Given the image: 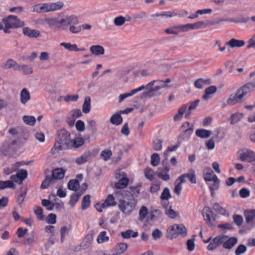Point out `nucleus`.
<instances>
[{
	"mask_svg": "<svg viewBox=\"0 0 255 255\" xmlns=\"http://www.w3.org/2000/svg\"><path fill=\"white\" fill-rule=\"evenodd\" d=\"M115 178L118 182L115 183V186L117 189H124L126 188L129 182L127 174L121 170L117 171Z\"/></svg>",
	"mask_w": 255,
	"mask_h": 255,
	"instance_id": "0eeeda50",
	"label": "nucleus"
},
{
	"mask_svg": "<svg viewBox=\"0 0 255 255\" xmlns=\"http://www.w3.org/2000/svg\"><path fill=\"white\" fill-rule=\"evenodd\" d=\"M136 205L135 200L132 195L125 197L119 201L118 205L119 209L123 213L129 215L134 210Z\"/></svg>",
	"mask_w": 255,
	"mask_h": 255,
	"instance_id": "7ed1b4c3",
	"label": "nucleus"
},
{
	"mask_svg": "<svg viewBox=\"0 0 255 255\" xmlns=\"http://www.w3.org/2000/svg\"><path fill=\"white\" fill-rule=\"evenodd\" d=\"M65 171L62 168H56L53 170L51 176L46 177L43 181L41 188H47L50 184L55 183V180L62 179L64 176Z\"/></svg>",
	"mask_w": 255,
	"mask_h": 255,
	"instance_id": "39448f33",
	"label": "nucleus"
},
{
	"mask_svg": "<svg viewBox=\"0 0 255 255\" xmlns=\"http://www.w3.org/2000/svg\"><path fill=\"white\" fill-rule=\"evenodd\" d=\"M170 198L171 195L169 189L167 187L164 188L160 196L161 199L168 200Z\"/></svg>",
	"mask_w": 255,
	"mask_h": 255,
	"instance_id": "8fccbe9b",
	"label": "nucleus"
},
{
	"mask_svg": "<svg viewBox=\"0 0 255 255\" xmlns=\"http://www.w3.org/2000/svg\"><path fill=\"white\" fill-rule=\"evenodd\" d=\"M23 34L29 38H37L40 35V32L38 30L31 29L26 27L22 29Z\"/></svg>",
	"mask_w": 255,
	"mask_h": 255,
	"instance_id": "6ab92c4d",
	"label": "nucleus"
},
{
	"mask_svg": "<svg viewBox=\"0 0 255 255\" xmlns=\"http://www.w3.org/2000/svg\"><path fill=\"white\" fill-rule=\"evenodd\" d=\"M14 187L13 181L7 180L0 181V189H4L6 188H12Z\"/></svg>",
	"mask_w": 255,
	"mask_h": 255,
	"instance_id": "37998d69",
	"label": "nucleus"
},
{
	"mask_svg": "<svg viewBox=\"0 0 255 255\" xmlns=\"http://www.w3.org/2000/svg\"><path fill=\"white\" fill-rule=\"evenodd\" d=\"M239 159L242 161L252 162L255 161V153L248 148L240 150L238 152Z\"/></svg>",
	"mask_w": 255,
	"mask_h": 255,
	"instance_id": "6e6552de",
	"label": "nucleus"
},
{
	"mask_svg": "<svg viewBox=\"0 0 255 255\" xmlns=\"http://www.w3.org/2000/svg\"><path fill=\"white\" fill-rule=\"evenodd\" d=\"M71 145L75 148H77L84 143V140L82 137H76L71 141Z\"/></svg>",
	"mask_w": 255,
	"mask_h": 255,
	"instance_id": "4c0bfd02",
	"label": "nucleus"
},
{
	"mask_svg": "<svg viewBox=\"0 0 255 255\" xmlns=\"http://www.w3.org/2000/svg\"><path fill=\"white\" fill-rule=\"evenodd\" d=\"M244 116L243 113H236L232 114L231 116V124L234 125L239 122Z\"/></svg>",
	"mask_w": 255,
	"mask_h": 255,
	"instance_id": "58836bf2",
	"label": "nucleus"
},
{
	"mask_svg": "<svg viewBox=\"0 0 255 255\" xmlns=\"http://www.w3.org/2000/svg\"><path fill=\"white\" fill-rule=\"evenodd\" d=\"M225 240L223 243L224 248L227 249H231L237 243L238 240L235 237L228 238V236H225Z\"/></svg>",
	"mask_w": 255,
	"mask_h": 255,
	"instance_id": "a211bd4d",
	"label": "nucleus"
},
{
	"mask_svg": "<svg viewBox=\"0 0 255 255\" xmlns=\"http://www.w3.org/2000/svg\"><path fill=\"white\" fill-rule=\"evenodd\" d=\"M205 27H206V21H199L194 23H190L191 29H198Z\"/></svg>",
	"mask_w": 255,
	"mask_h": 255,
	"instance_id": "c03bdc74",
	"label": "nucleus"
},
{
	"mask_svg": "<svg viewBox=\"0 0 255 255\" xmlns=\"http://www.w3.org/2000/svg\"><path fill=\"white\" fill-rule=\"evenodd\" d=\"M64 6L63 2H47L38 3L32 6V11L37 13H48L61 9Z\"/></svg>",
	"mask_w": 255,
	"mask_h": 255,
	"instance_id": "f03ea898",
	"label": "nucleus"
},
{
	"mask_svg": "<svg viewBox=\"0 0 255 255\" xmlns=\"http://www.w3.org/2000/svg\"><path fill=\"white\" fill-rule=\"evenodd\" d=\"M13 68V70L15 71H19L20 69V66L18 65L14 60L9 59L7 60L5 65V69H9Z\"/></svg>",
	"mask_w": 255,
	"mask_h": 255,
	"instance_id": "2f4dec72",
	"label": "nucleus"
},
{
	"mask_svg": "<svg viewBox=\"0 0 255 255\" xmlns=\"http://www.w3.org/2000/svg\"><path fill=\"white\" fill-rule=\"evenodd\" d=\"M92 153L90 151L84 152L81 156L76 158L75 162L78 165H81L87 161L91 157Z\"/></svg>",
	"mask_w": 255,
	"mask_h": 255,
	"instance_id": "bb28decb",
	"label": "nucleus"
},
{
	"mask_svg": "<svg viewBox=\"0 0 255 255\" xmlns=\"http://www.w3.org/2000/svg\"><path fill=\"white\" fill-rule=\"evenodd\" d=\"M162 141L160 139H156L153 141L152 148L156 151H160L162 149Z\"/></svg>",
	"mask_w": 255,
	"mask_h": 255,
	"instance_id": "5fc2aeb1",
	"label": "nucleus"
},
{
	"mask_svg": "<svg viewBox=\"0 0 255 255\" xmlns=\"http://www.w3.org/2000/svg\"><path fill=\"white\" fill-rule=\"evenodd\" d=\"M117 203L115 201V198L113 195H108L107 197L105 202L102 204L104 208L108 207L110 206H114L116 205Z\"/></svg>",
	"mask_w": 255,
	"mask_h": 255,
	"instance_id": "7c9ffc66",
	"label": "nucleus"
},
{
	"mask_svg": "<svg viewBox=\"0 0 255 255\" xmlns=\"http://www.w3.org/2000/svg\"><path fill=\"white\" fill-rule=\"evenodd\" d=\"M211 83L210 79L199 78L194 82V86L198 89H202L204 85H209Z\"/></svg>",
	"mask_w": 255,
	"mask_h": 255,
	"instance_id": "c85d7f7f",
	"label": "nucleus"
},
{
	"mask_svg": "<svg viewBox=\"0 0 255 255\" xmlns=\"http://www.w3.org/2000/svg\"><path fill=\"white\" fill-rule=\"evenodd\" d=\"M90 204V196L88 195L85 196L82 199L81 207L83 210L88 208Z\"/></svg>",
	"mask_w": 255,
	"mask_h": 255,
	"instance_id": "a18cd8bd",
	"label": "nucleus"
},
{
	"mask_svg": "<svg viewBox=\"0 0 255 255\" xmlns=\"http://www.w3.org/2000/svg\"><path fill=\"white\" fill-rule=\"evenodd\" d=\"M217 88L215 86H210L205 90V94L202 96V99L205 101L211 98L210 95L213 94L217 92Z\"/></svg>",
	"mask_w": 255,
	"mask_h": 255,
	"instance_id": "a878e982",
	"label": "nucleus"
},
{
	"mask_svg": "<svg viewBox=\"0 0 255 255\" xmlns=\"http://www.w3.org/2000/svg\"><path fill=\"white\" fill-rule=\"evenodd\" d=\"M93 233H91L87 235L85 237L84 241L80 245V247L82 249H87L91 245L93 240Z\"/></svg>",
	"mask_w": 255,
	"mask_h": 255,
	"instance_id": "5701e85b",
	"label": "nucleus"
},
{
	"mask_svg": "<svg viewBox=\"0 0 255 255\" xmlns=\"http://www.w3.org/2000/svg\"><path fill=\"white\" fill-rule=\"evenodd\" d=\"M23 120L24 123L30 126H33L36 122V120L33 116H24L23 117Z\"/></svg>",
	"mask_w": 255,
	"mask_h": 255,
	"instance_id": "3c124183",
	"label": "nucleus"
},
{
	"mask_svg": "<svg viewBox=\"0 0 255 255\" xmlns=\"http://www.w3.org/2000/svg\"><path fill=\"white\" fill-rule=\"evenodd\" d=\"M16 143L17 142L15 140H13L11 142H4L1 147V152L4 154L6 155L8 152H9L12 150L11 146L16 144Z\"/></svg>",
	"mask_w": 255,
	"mask_h": 255,
	"instance_id": "b1692460",
	"label": "nucleus"
},
{
	"mask_svg": "<svg viewBox=\"0 0 255 255\" xmlns=\"http://www.w3.org/2000/svg\"><path fill=\"white\" fill-rule=\"evenodd\" d=\"M247 250V248L245 245H239L235 251L236 255H241L242 254L244 253Z\"/></svg>",
	"mask_w": 255,
	"mask_h": 255,
	"instance_id": "338daca9",
	"label": "nucleus"
},
{
	"mask_svg": "<svg viewBox=\"0 0 255 255\" xmlns=\"http://www.w3.org/2000/svg\"><path fill=\"white\" fill-rule=\"evenodd\" d=\"M2 22L4 25L3 31L5 33H9V28L20 27L24 25L23 21H21L17 16L12 15L3 18Z\"/></svg>",
	"mask_w": 255,
	"mask_h": 255,
	"instance_id": "20e7f679",
	"label": "nucleus"
},
{
	"mask_svg": "<svg viewBox=\"0 0 255 255\" xmlns=\"http://www.w3.org/2000/svg\"><path fill=\"white\" fill-rule=\"evenodd\" d=\"M27 172L25 169H20L15 175H12L10 177L12 181L17 183L18 184H21L23 181L27 178Z\"/></svg>",
	"mask_w": 255,
	"mask_h": 255,
	"instance_id": "9d476101",
	"label": "nucleus"
},
{
	"mask_svg": "<svg viewBox=\"0 0 255 255\" xmlns=\"http://www.w3.org/2000/svg\"><path fill=\"white\" fill-rule=\"evenodd\" d=\"M20 70L24 75H30L33 72L32 68L29 65H22L20 66Z\"/></svg>",
	"mask_w": 255,
	"mask_h": 255,
	"instance_id": "de8ad7c7",
	"label": "nucleus"
},
{
	"mask_svg": "<svg viewBox=\"0 0 255 255\" xmlns=\"http://www.w3.org/2000/svg\"><path fill=\"white\" fill-rule=\"evenodd\" d=\"M154 81H151L147 84L145 86H141L140 87L132 90L130 93H125L123 94H121L119 96V102H122L124 99L127 98L128 97L131 96L134 94H136L138 92L141 91L145 89H148L149 86H152L154 85Z\"/></svg>",
	"mask_w": 255,
	"mask_h": 255,
	"instance_id": "1a4fd4ad",
	"label": "nucleus"
},
{
	"mask_svg": "<svg viewBox=\"0 0 255 255\" xmlns=\"http://www.w3.org/2000/svg\"><path fill=\"white\" fill-rule=\"evenodd\" d=\"M213 209L216 212H218L221 215H226V210L222 208L218 203H215L213 205Z\"/></svg>",
	"mask_w": 255,
	"mask_h": 255,
	"instance_id": "4d7b16f0",
	"label": "nucleus"
},
{
	"mask_svg": "<svg viewBox=\"0 0 255 255\" xmlns=\"http://www.w3.org/2000/svg\"><path fill=\"white\" fill-rule=\"evenodd\" d=\"M148 213V210L147 207L144 206H142L139 211V221H142L146 217Z\"/></svg>",
	"mask_w": 255,
	"mask_h": 255,
	"instance_id": "a19ab883",
	"label": "nucleus"
},
{
	"mask_svg": "<svg viewBox=\"0 0 255 255\" xmlns=\"http://www.w3.org/2000/svg\"><path fill=\"white\" fill-rule=\"evenodd\" d=\"M211 134V131L205 129H198L196 131V135L202 138H206L209 137Z\"/></svg>",
	"mask_w": 255,
	"mask_h": 255,
	"instance_id": "473e14b6",
	"label": "nucleus"
},
{
	"mask_svg": "<svg viewBox=\"0 0 255 255\" xmlns=\"http://www.w3.org/2000/svg\"><path fill=\"white\" fill-rule=\"evenodd\" d=\"M160 162L159 155L157 153H153L151 156V164L153 166H156Z\"/></svg>",
	"mask_w": 255,
	"mask_h": 255,
	"instance_id": "603ef678",
	"label": "nucleus"
},
{
	"mask_svg": "<svg viewBox=\"0 0 255 255\" xmlns=\"http://www.w3.org/2000/svg\"><path fill=\"white\" fill-rule=\"evenodd\" d=\"M79 186V181L77 180H71L68 182L67 187L68 189L73 191H76Z\"/></svg>",
	"mask_w": 255,
	"mask_h": 255,
	"instance_id": "79ce46f5",
	"label": "nucleus"
},
{
	"mask_svg": "<svg viewBox=\"0 0 255 255\" xmlns=\"http://www.w3.org/2000/svg\"><path fill=\"white\" fill-rule=\"evenodd\" d=\"M234 222L238 226H241L243 222V217L239 215H235L233 216Z\"/></svg>",
	"mask_w": 255,
	"mask_h": 255,
	"instance_id": "e2e57ef3",
	"label": "nucleus"
},
{
	"mask_svg": "<svg viewBox=\"0 0 255 255\" xmlns=\"http://www.w3.org/2000/svg\"><path fill=\"white\" fill-rule=\"evenodd\" d=\"M224 21H233V20H229L227 19H225L223 18H217L214 20H207L206 21V26H212L216 24H218L221 22Z\"/></svg>",
	"mask_w": 255,
	"mask_h": 255,
	"instance_id": "c9c22d12",
	"label": "nucleus"
},
{
	"mask_svg": "<svg viewBox=\"0 0 255 255\" xmlns=\"http://www.w3.org/2000/svg\"><path fill=\"white\" fill-rule=\"evenodd\" d=\"M106 232L105 231L102 232L98 236L97 241L98 243L101 244L109 241V237L106 236Z\"/></svg>",
	"mask_w": 255,
	"mask_h": 255,
	"instance_id": "09e8293b",
	"label": "nucleus"
},
{
	"mask_svg": "<svg viewBox=\"0 0 255 255\" xmlns=\"http://www.w3.org/2000/svg\"><path fill=\"white\" fill-rule=\"evenodd\" d=\"M203 175L204 179L206 181H212L213 180L216 179V177H217L210 167L205 168Z\"/></svg>",
	"mask_w": 255,
	"mask_h": 255,
	"instance_id": "4be33fe9",
	"label": "nucleus"
},
{
	"mask_svg": "<svg viewBox=\"0 0 255 255\" xmlns=\"http://www.w3.org/2000/svg\"><path fill=\"white\" fill-rule=\"evenodd\" d=\"M177 227H178L177 225L175 224L170 227L168 229L167 231V238L170 239H172L178 237Z\"/></svg>",
	"mask_w": 255,
	"mask_h": 255,
	"instance_id": "cd10ccee",
	"label": "nucleus"
},
{
	"mask_svg": "<svg viewBox=\"0 0 255 255\" xmlns=\"http://www.w3.org/2000/svg\"><path fill=\"white\" fill-rule=\"evenodd\" d=\"M255 88V83H252L251 82H249L241 87H240L239 89V93H240L243 97L244 98L248 93L253 91Z\"/></svg>",
	"mask_w": 255,
	"mask_h": 255,
	"instance_id": "2eb2a0df",
	"label": "nucleus"
},
{
	"mask_svg": "<svg viewBox=\"0 0 255 255\" xmlns=\"http://www.w3.org/2000/svg\"><path fill=\"white\" fill-rule=\"evenodd\" d=\"M30 96L29 92L28 90L24 88L20 92V101L21 102L25 104L27 103L28 101L30 100Z\"/></svg>",
	"mask_w": 255,
	"mask_h": 255,
	"instance_id": "72a5a7b5",
	"label": "nucleus"
},
{
	"mask_svg": "<svg viewBox=\"0 0 255 255\" xmlns=\"http://www.w3.org/2000/svg\"><path fill=\"white\" fill-rule=\"evenodd\" d=\"M194 239H189L187 241V250L190 251L192 252L194 250L195 248V244H194Z\"/></svg>",
	"mask_w": 255,
	"mask_h": 255,
	"instance_id": "69168bd1",
	"label": "nucleus"
},
{
	"mask_svg": "<svg viewBox=\"0 0 255 255\" xmlns=\"http://www.w3.org/2000/svg\"><path fill=\"white\" fill-rule=\"evenodd\" d=\"M213 181V184L209 186V188L210 190H217L219 187V184H220V180L218 178V177H216V179H214L212 180Z\"/></svg>",
	"mask_w": 255,
	"mask_h": 255,
	"instance_id": "0e129e2a",
	"label": "nucleus"
},
{
	"mask_svg": "<svg viewBox=\"0 0 255 255\" xmlns=\"http://www.w3.org/2000/svg\"><path fill=\"white\" fill-rule=\"evenodd\" d=\"M110 121L112 124L119 126L123 123V118L119 112H118L111 117Z\"/></svg>",
	"mask_w": 255,
	"mask_h": 255,
	"instance_id": "c756f323",
	"label": "nucleus"
},
{
	"mask_svg": "<svg viewBox=\"0 0 255 255\" xmlns=\"http://www.w3.org/2000/svg\"><path fill=\"white\" fill-rule=\"evenodd\" d=\"M202 214L208 225L210 227H214V226H213L211 219L212 214V211L211 208L209 207H205L203 210Z\"/></svg>",
	"mask_w": 255,
	"mask_h": 255,
	"instance_id": "aec40b11",
	"label": "nucleus"
},
{
	"mask_svg": "<svg viewBox=\"0 0 255 255\" xmlns=\"http://www.w3.org/2000/svg\"><path fill=\"white\" fill-rule=\"evenodd\" d=\"M247 224L254 227L255 225V210H247L244 212Z\"/></svg>",
	"mask_w": 255,
	"mask_h": 255,
	"instance_id": "4468645a",
	"label": "nucleus"
},
{
	"mask_svg": "<svg viewBox=\"0 0 255 255\" xmlns=\"http://www.w3.org/2000/svg\"><path fill=\"white\" fill-rule=\"evenodd\" d=\"M100 155L104 160L107 161L110 159L111 156L112 155V151L110 150L102 151Z\"/></svg>",
	"mask_w": 255,
	"mask_h": 255,
	"instance_id": "680f3d73",
	"label": "nucleus"
},
{
	"mask_svg": "<svg viewBox=\"0 0 255 255\" xmlns=\"http://www.w3.org/2000/svg\"><path fill=\"white\" fill-rule=\"evenodd\" d=\"M91 109V99L89 97H86L82 106V111L84 113L87 114L90 112Z\"/></svg>",
	"mask_w": 255,
	"mask_h": 255,
	"instance_id": "f704fd0d",
	"label": "nucleus"
},
{
	"mask_svg": "<svg viewBox=\"0 0 255 255\" xmlns=\"http://www.w3.org/2000/svg\"><path fill=\"white\" fill-rule=\"evenodd\" d=\"M41 203L48 210H52L54 208V203L48 200L43 199L42 200Z\"/></svg>",
	"mask_w": 255,
	"mask_h": 255,
	"instance_id": "13d9d810",
	"label": "nucleus"
},
{
	"mask_svg": "<svg viewBox=\"0 0 255 255\" xmlns=\"http://www.w3.org/2000/svg\"><path fill=\"white\" fill-rule=\"evenodd\" d=\"M90 50L93 54L96 56L102 55L105 53L104 48L100 45H96L91 46Z\"/></svg>",
	"mask_w": 255,
	"mask_h": 255,
	"instance_id": "393cba45",
	"label": "nucleus"
},
{
	"mask_svg": "<svg viewBox=\"0 0 255 255\" xmlns=\"http://www.w3.org/2000/svg\"><path fill=\"white\" fill-rule=\"evenodd\" d=\"M58 20L60 30L66 29L70 24H78L79 23L78 17L74 15H63Z\"/></svg>",
	"mask_w": 255,
	"mask_h": 255,
	"instance_id": "423d86ee",
	"label": "nucleus"
},
{
	"mask_svg": "<svg viewBox=\"0 0 255 255\" xmlns=\"http://www.w3.org/2000/svg\"><path fill=\"white\" fill-rule=\"evenodd\" d=\"M45 23L48 25L49 28L54 30H59L60 26L59 20L56 18H47L44 19Z\"/></svg>",
	"mask_w": 255,
	"mask_h": 255,
	"instance_id": "dca6fc26",
	"label": "nucleus"
},
{
	"mask_svg": "<svg viewBox=\"0 0 255 255\" xmlns=\"http://www.w3.org/2000/svg\"><path fill=\"white\" fill-rule=\"evenodd\" d=\"M60 46L64 47L66 49L71 51H78L80 49L75 44H72L70 43L62 42L60 43Z\"/></svg>",
	"mask_w": 255,
	"mask_h": 255,
	"instance_id": "e433bc0d",
	"label": "nucleus"
},
{
	"mask_svg": "<svg viewBox=\"0 0 255 255\" xmlns=\"http://www.w3.org/2000/svg\"><path fill=\"white\" fill-rule=\"evenodd\" d=\"M70 140V133L65 129H61L57 132V136L53 147L51 149V153L54 155L59 151L65 149Z\"/></svg>",
	"mask_w": 255,
	"mask_h": 255,
	"instance_id": "f257e3e1",
	"label": "nucleus"
},
{
	"mask_svg": "<svg viewBox=\"0 0 255 255\" xmlns=\"http://www.w3.org/2000/svg\"><path fill=\"white\" fill-rule=\"evenodd\" d=\"M81 194H78L77 193H74L71 196L69 204L72 207L75 206Z\"/></svg>",
	"mask_w": 255,
	"mask_h": 255,
	"instance_id": "6e6d98bb",
	"label": "nucleus"
},
{
	"mask_svg": "<svg viewBox=\"0 0 255 255\" xmlns=\"http://www.w3.org/2000/svg\"><path fill=\"white\" fill-rule=\"evenodd\" d=\"M128 246L126 244L120 243L111 251V254L109 255H120L125 252Z\"/></svg>",
	"mask_w": 255,
	"mask_h": 255,
	"instance_id": "f3484780",
	"label": "nucleus"
},
{
	"mask_svg": "<svg viewBox=\"0 0 255 255\" xmlns=\"http://www.w3.org/2000/svg\"><path fill=\"white\" fill-rule=\"evenodd\" d=\"M126 21L125 17L123 16H119L114 19V23L116 26H121L125 23Z\"/></svg>",
	"mask_w": 255,
	"mask_h": 255,
	"instance_id": "864d4df0",
	"label": "nucleus"
},
{
	"mask_svg": "<svg viewBox=\"0 0 255 255\" xmlns=\"http://www.w3.org/2000/svg\"><path fill=\"white\" fill-rule=\"evenodd\" d=\"M165 213L169 218H170L171 219H174L177 216L178 213L177 212H175L172 209L171 206H170L169 208H168L167 207H165Z\"/></svg>",
	"mask_w": 255,
	"mask_h": 255,
	"instance_id": "49530a36",
	"label": "nucleus"
},
{
	"mask_svg": "<svg viewBox=\"0 0 255 255\" xmlns=\"http://www.w3.org/2000/svg\"><path fill=\"white\" fill-rule=\"evenodd\" d=\"M76 24H70L69 27V31L73 34H77L81 32V27L80 26H76Z\"/></svg>",
	"mask_w": 255,
	"mask_h": 255,
	"instance_id": "bf43d9fd",
	"label": "nucleus"
},
{
	"mask_svg": "<svg viewBox=\"0 0 255 255\" xmlns=\"http://www.w3.org/2000/svg\"><path fill=\"white\" fill-rule=\"evenodd\" d=\"M177 233L178 236L179 235H183L185 236L187 235V230L183 224L177 225Z\"/></svg>",
	"mask_w": 255,
	"mask_h": 255,
	"instance_id": "052dcab7",
	"label": "nucleus"
},
{
	"mask_svg": "<svg viewBox=\"0 0 255 255\" xmlns=\"http://www.w3.org/2000/svg\"><path fill=\"white\" fill-rule=\"evenodd\" d=\"M225 235H219L212 239L210 244L207 247V249L209 251H213L216 249L218 246L222 245L225 240Z\"/></svg>",
	"mask_w": 255,
	"mask_h": 255,
	"instance_id": "9b49d317",
	"label": "nucleus"
},
{
	"mask_svg": "<svg viewBox=\"0 0 255 255\" xmlns=\"http://www.w3.org/2000/svg\"><path fill=\"white\" fill-rule=\"evenodd\" d=\"M244 97L240 93H239L238 90L235 94H232L229 96L227 103L228 105L233 106L238 103H241L243 101Z\"/></svg>",
	"mask_w": 255,
	"mask_h": 255,
	"instance_id": "f8f14e48",
	"label": "nucleus"
},
{
	"mask_svg": "<svg viewBox=\"0 0 255 255\" xmlns=\"http://www.w3.org/2000/svg\"><path fill=\"white\" fill-rule=\"evenodd\" d=\"M245 44V42L243 40H238L235 38H232L227 42L225 45L230 46L232 48L235 47L239 48L243 46Z\"/></svg>",
	"mask_w": 255,
	"mask_h": 255,
	"instance_id": "412c9836",
	"label": "nucleus"
},
{
	"mask_svg": "<svg viewBox=\"0 0 255 255\" xmlns=\"http://www.w3.org/2000/svg\"><path fill=\"white\" fill-rule=\"evenodd\" d=\"M76 129L79 131H83L85 129V124L81 120H78L75 124Z\"/></svg>",
	"mask_w": 255,
	"mask_h": 255,
	"instance_id": "774afa93",
	"label": "nucleus"
},
{
	"mask_svg": "<svg viewBox=\"0 0 255 255\" xmlns=\"http://www.w3.org/2000/svg\"><path fill=\"white\" fill-rule=\"evenodd\" d=\"M121 235L123 238L129 239L130 237L135 238L137 236L138 233L137 232H133L131 230H128L126 232H122Z\"/></svg>",
	"mask_w": 255,
	"mask_h": 255,
	"instance_id": "ea45409f",
	"label": "nucleus"
},
{
	"mask_svg": "<svg viewBox=\"0 0 255 255\" xmlns=\"http://www.w3.org/2000/svg\"><path fill=\"white\" fill-rule=\"evenodd\" d=\"M155 84H156V85H155L154 87L150 88V87L153 86V85L148 87V88L147 89H149V90L148 91L144 92L142 94V97H150L151 96H153L154 94V93H155L157 91H158L161 88H165L167 86L165 84H161V83H155ZM154 85H153V86Z\"/></svg>",
	"mask_w": 255,
	"mask_h": 255,
	"instance_id": "ddd939ff",
	"label": "nucleus"
}]
</instances>
